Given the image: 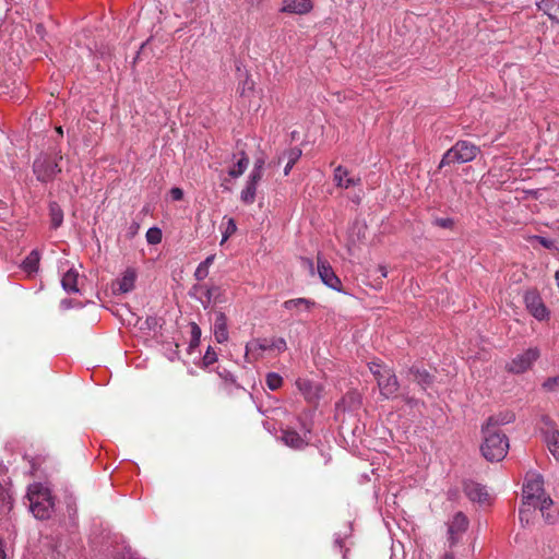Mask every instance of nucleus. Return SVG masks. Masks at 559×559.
<instances>
[{"mask_svg":"<svg viewBox=\"0 0 559 559\" xmlns=\"http://www.w3.org/2000/svg\"><path fill=\"white\" fill-rule=\"evenodd\" d=\"M552 504V499L544 490V477L536 472H528L523 485V506L519 510L521 523H530L531 508L538 510L547 523H554L557 511Z\"/></svg>","mask_w":559,"mask_h":559,"instance_id":"nucleus-1","label":"nucleus"},{"mask_svg":"<svg viewBox=\"0 0 559 559\" xmlns=\"http://www.w3.org/2000/svg\"><path fill=\"white\" fill-rule=\"evenodd\" d=\"M26 499L28 509L38 520H47L55 510V501L50 490L40 483L28 486Z\"/></svg>","mask_w":559,"mask_h":559,"instance_id":"nucleus-2","label":"nucleus"},{"mask_svg":"<svg viewBox=\"0 0 559 559\" xmlns=\"http://www.w3.org/2000/svg\"><path fill=\"white\" fill-rule=\"evenodd\" d=\"M484 441L480 445L483 456L490 462L503 460L509 450V440L504 433L499 430L481 427Z\"/></svg>","mask_w":559,"mask_h":559,"instance_id":"nucleus-3","label":"nucleus"},{"mask_svg":"<svg viewBox=\"0 0 559 559\" xmlns=\"http://www.w3.org/2000/svg\"><path fill=\"white\" fill-rule=\"evenodd\" d=\"M62 159L60 151L40 153L33 163V173L41 183L51 182L57 174L61 173L59 160Z\"/></svg>","mask_w":559,"mask_h":559,"instance_id":"nucleus-4","label":"nucleus"},{"mask_svg":"<svg viewBox=\"0 0 559 559\" xmlns=\"http://www.w3.org/2000/svg\"><path fill=\"white\" fill-rule=\"evenodd\" d=\"M368 366L377 380L381 396L385 400L395 397L400 389V382L394 370L379 361H371Z\"/></svg>","mask_w":559,"mask_h":559,"instance_id":"nucleus-5","label":"nucleus"},{"mask_svg":"<svg viewBox=\"0 0 559 559\" xmlns=\"http://www.w3.org/2000/svg\"><path fill=\"white\" fill-rule=\"evenodd\" d=\"M469 521L467 516L462 512L457 511L447 522V540L445 545L450 548H461L464 546V536L468 528Z\"/></svg>","mask_w":559,"mask_h":559,"instance_id":"nucleus-6","label":"nucleus"},{"mask_svg":"<svg viewBox=\"0 0 559 559\" xmlns=\"http://www.w3.org/2000/svg\"><path fill=\"white\" fill-rule=\"evenodd\" d=\"M480 150L472 142H455L448 152L443 155L440 166L448 165L450 163H468L472 162Z\"/></svg>","mask_w":559,"mask_h":559,"instance_id":"nucleus-7","label":"nucleus"},{"mask_svg":"<svg viewBox=\"0 0 559 559\" xmlns=\"http://www.w3.org/2000/svg\"><path fill=\"white\" fill-rule=\"evenodd\" d=\"M540 421L544 441L551 455L559 462V430L556 428L555 421L547 415L542 416Z\"/></svg>","mask_w":559,"mask_h":559,"instance_id":"nucleus-8","label":"nucleus"},{"mask_svg":"<svg viewBox=\"0 0 559 559\" xmlns=\"http://www.w3.org/2000/svg\"><path fill=\"white\" fill-rule=\"evenodd\" d=\"M540 353L537 347H532L515 356L509 364L508 370L512 373H523L528 370L534 361L539 357Z\"/></svg>","mask_w":559,"mask_h":559,"instance_id":"nucleus-9","label":"nucleus"},{"mask_svg":"<svg viewBox=\"0 0 559 559\" xmlns=\"http://www.w3.org/2000/svg\"><path fill=\"white\" fill-rule=\"evenodd\" d=\"M310 429L306 424L301 423V433L294 429L287 428L283 430L282 440L283 442L293 449H302L309 443Z\"/></svg>","mask_w":559,"mask_h":559,"instance_id":"nucleus-10","label":"nucleus"},{"mask_svg":"<svg viewBox=\"0 0 559 559\" xmlns=\"http://www.w3.org/2000/svg\"><path fill=\"white\" fill-rule=\"evenodd\" d=\"M524 301L528 312L538 321L548 319L549 311L543 302L540 296L535 292H528L524 296Z\"/></svg>","mask_w":559,"mask_h":559,"instance_id":"nucleus-11","label":"nucleus"},{"mask_svg":"<svg viewBox=\"0 0 559 559\" xmlns=\"http://www.w3.org/2000/svg\"><path fill=\"white\" fill-rule=\"evenodd\" d=\"M318 274L329 288L342 293V282L326 261L318 260Z\"/></svg>","mask_w":559,"mask_h":559,"instance_id":"nucleus-12","label":"nucleus"},{"mask_svg":"<svg viewBox=\"0 0 559 559\" xmlns=\"http://www.w3.org/2000/svg\"><path fill=\"white\" fill-rule=\"evenodd\" d=\"M136 281L134 269H127L120 278L112 284L114 294H127L133 290Z\"/></svg>","mask_w":559,"mask_h":559,"instance_id":"nucleus-13","label":"nucleus"},{"mask_svg":"<svg viewBox=\"0 0 559 559\" xmlns=\"http://www.w3.org/2000/svg\"><path fill=\"white\" fill-rule=\"evenodd\" d=\"M463 489L466 497L473 502L485 503L489 500L486 487L478 483L465 481Z\"/></svg>","mask_w":559,"mask_h":559,"instance_id":"nucleus-14","label":"nucleus"},{"mask_svg":"<svg viewBox=\"0 0 559 559\" xmlns=\"http://www.w3.org/2000/svg\"><path fill=\"white\" fill-rule=\"evenodd\" d=\"M40 259V251L38 249H33L21 262L20 267L28 277H34L39 271Z\"/></svg>","mask_w":559,"mask_h":559,"instance_id":"nucleus-15","label":"nucleus"},{"mask_svg":"<svg viewBox=\"0 0 559 559\" xmlns=\"http://www.w3.org/2000/svg\"><path fill=\"white\" fill-rule=\"evenodd\" d=\"M265 350H269V340L255 338L246 344L245 356L248 361L257 360Z\"/></svg>","mask_w":559,"mask_h":559,"instance_id":"nucleus-16","label":"nucleus"},{"mask_svg":"<svg viewBox=\"0 0 559 559\" xmlns=\"http://www.w3.org/2000/svg\"><path fill=\"white\" fill-rule=\"evenodd\" d=\"M334 181L336 187L348 189L360 183V178L349 177L348 170L343 166H337L334 170Z\"/></svg>","mask_w":559,"mask_h":559,"instance_id":"nucleus-17","label":"nucleus"},{"mask_svg":"<svg viewBox=\"0 0 559 559\" xmlns=\"http://www.w3.org/2000/svg\"><path fill=\"white\" fill-rule=\"evenodd\" d=\"M213 332L217 343L223 344L228 341L227 317L222 311L216 313Z\"/></svg>","mask_w":559,"mask_h":559,"instance_id":"nucleus-18","label":"nucleus"},{"mask_svg":"<svg viewBox=\"0 0 559 559\" xmlns=\"http://www.w3.org/2000/svg\"><path fill=\"white\" fill-rule=\"evenodd\" d=\"M218 292V287L212 286L210 288H203L202 286L194 285L190 292V296L200 300L203 307L206 309L212 301V298Z\"/></svg>","mask_w":559,"mask_h":559,"instance_id":"nucleus-19","label":"nucleus"},{"mask_svg":"<svg viewBox=\"0 0 559 559\" xmlns=\"http://www.w3.org/2000/svg\"><path fill=\"white\" fill-rule=\"evenodd\" d=\"M311 9L310 0H284L282 10L288 13L305 14Z\"/></svg>","mask_w":559,"mask_h":559,"instance_id":"nucleus-20","label":"nucleus"},{"mask_svg":"<svg viewBox=\"0 0 559 559\" xmlns=\"http://www.w3.org/2000/svg\"><path fill=\"white\" fill-rule=\"evenodd\" d=\"M316 305H317L316 301L308 299V298L300 297V298L285 300L283 302V308L286 310H296L299 312H302V311L308 312Z\"/></svg>","mask_w":559,"mask_h":559,"instance_id":"nucleus-21","label":"nucleus"},{"mask_svg":"<svg viewBox=\"0 0 559 559\" xmlns=\"http://www.w3.org/2000/svg\"><path fill=\"white\" fill-rule=\"evenodd\" d=\"M409 374L413 377V381H415L424 391H426L433 382V376L424 368L412 367L409 369Z\"/></svg>","mask_w":559,"mask_h":559,"instance_id":"nucleus-22","label":"nucleus"},{"mask_svg":"<svg viewBox=\"0 0 559 559\" xmlns=\"http://www.w3.org/2000/svg\"><path fill=\"white\" fill-rule=\"evenodd\" d=\"M537 7L552 21L559 24V0H540Z\"/></svg>","mask_w":559,"mask_h":559,"instance_id":"nucleus-23","label":"nucleus"},{"mask_svg":"<svg viewBox=\"0 0 559 559\" xmlns=\"http://www.w3.org/2000/svg\"><path fill=\"white\" fill-rule=\"evenodd\" d=\"M78 278L79 273L76 270H68L61 278V286L64 289V292H67L68 294L79 293Z\"/></svg>","mask_w":559,"mask_h":559,"instance_id":"nucleus-24","label":"nucleus"},{"mask_svg":"<svg viewBox=\"0 0 559 559\" xmlns=\"http://www.w3.org/2000/svg\"><path fill=\"white\" fill-rule=\"evenodd\" d=\"M234 157L237 158V160L234 164V166L228 170V175L231 178H238L248 168V166H249V158H248L247 154L243 151H240L239 153L234 154Z\"/></svg>","mask_w":559,"mask_h":559,"instance_id":"nucleus-25","label":"nucleus"},{"mask_svg":"<svg viewBox=\"0 0 559 559\" xmlns=\"http://www.w3.org/2000/svg\"><path fill=\"white\" fill-rule=\"evenodd\" d=\"M514 420L513 413H500L498 415L490 416L483 426H486L490 429L498 430V427L510 424Z\"/></svg>","mask_w":559,"mask_h":559,"instance_id":"nucleus-26","label":"nucleus"},{"mask_svg":"<svg viewBox=\"0 0 559 559\" xmlns=\"http://www.w3.org/2000/svg\"><path fill=\"white\" fill-rule=\"evenodd\" d=\"M48 209L50 217V228L57 229L63 223V211L56 201L49 202Z\"/></svg>","mask_w":559,"mask_h":559,"instance_id":"nucleus-27","label":"nucleus"},{"mask_svg":"<svg viewBox=\"0 0 559 559\" xmlns=\"http://www.w3.org/2000/svg\"><path fill=\"white\" fill-rule=\"evenodd\" d=\"M257 188L258 185L247 181L240 193L241 202L247 205L252 204L255 201Z\"/></svg>","mask_w":559,"mask_h":559,"instance_id":"nucleus-28","label":"nucleus"},{"mask_svg":"<svg viewBox=\"0 0 559 559\" xmlns=\"http://www.w3.org/2000/svg\"><path fill=\"white\" fill-rule=\"evenodd\" d=\"M222 240L221 245L225 243L228 238L234 235L237 230L236 221L233 217L227 218L226 223L222 224Z\"/></svg>","mask_w":559,"mask_h":559,"instance_id":"nucleus-29","label":"nucleus"},{"mask_svg":"<svg viewBox=\"0 0 559 559\" xmlns=\"http://www.w3.org/2000/svg\"><path fill=\"white\" fill-rule=\"evenodd\" d=\"M301 154L302 151L300 148L293 147L290 150L283 152L278 157V162L283 163L286 160L287 163L295 165V163L300 158Z\"/></svg>","mask_w":559,"mask_h":559,"instance_id":"nucleus-30","label":"nucleus"},{"mask_svg":"<svg viewBox=\"0 0 559 559\" xmlns=\"http://www.w3.org/2000/svg\"><path fill=\"white\" fill-rule=\"evenodd\" d=\"M265 382L271 391H276L283 384V378L277 372H269L265 377Z\"/></svg>","mask_w":559,"mask_h":559,"instance_id":"nucleus-31","label":"nucleus"},{"mask_svg":"<svg viewBox=\"0 0 559 559\" xmlns=\"http://www.w3.org/2000/svg\"><path fill=\"white\" fill-rule=\"evenodd\" d=\"M112 559H144L138 552L133 551L129 547H121V549L117 550Z\"/></svg>","mask_w":559,"mask_h":559,"instance_id":"nucleus-32","label":"nucleus"},{"mask_svg":"<svg viewBox=\"0 0 559 559\" xmlns=\"http://www.w3.org/2000/svg\"><path fill=\"white\" fill-rule=\"evenodd\" d=\"M145 237L148 245H157L162 241L163 234L160 228L154 226L147 229Z\"/></svg>","mask_w":559,"mask_h":559,"instance_id":"nucleus-33","label":"nucleus"},{"mask_svg":"<svg viewBox=\"0 0 559 559\" xmlns=\"http://www.w3.org/2000/svg\"><path fill=\"white\" fill-rule=\"evenodd\" d=\"M162 319L157 316H148L145 321L141 324L140 330L155 331L162 326Z\"/></svg>","mask_w":559,"mask_h":559,"instance_id":"nucleus-34","label":"nucleus"},{"mask_svg":"<svg viewBox=\"0 0 559 559\" xmlns=\"http://www.w3.org/2000/svg\"><path fill=\"white\" fill-rule=\"evenodd\" d=\"M287 344L285 338L283 337H275L269 341V350L270 349H276L280 353L286 350Z\"/></svg>","mask_w":559,"mask_h":559,"instance_id":"nucleus-35","label":"nucleus"},{"mask_svg":"<svg viewBox=\"0 0 559 559\" xmlns=\"http://www.w3.org/2000/svg\"><path fill=\"white\" fill-rule=\"evenodd\" d=\"M543 389L548 392L559 390V376L550 377L543 382Z\"/></svg>","mask_w":559,"mask_h":559,"instance_id":"nucleus-36","label":"nucleus"},{"mask_svg":"<svg viewBox=\"0 0 559 559\" xmlns=\"http://www.w3.org/2000/svg\"><path fill=\"white\" fill-rule=\"evenodd\" d=\"M530 240L539 242L546 249H556V243L552 239L544 236L534 235L530 237Z\"/></svg>","mask_w":559,"mask_h":559,"instance_id":"nucleus-37","label":"nucleus"},{"mask_svg":"<svg viewBox=\"0 0 559 559\" xmlns=\"http://www.w3.org/2000/svg\"><path fill=\"white\" fill-rule=\"evenodd\" d=\"M217 360V355L213 350L211 346L207 347L205 354L202 357V362L204 367H209L213 365Z\"/></svg>","mask_w":559,"mask_h":559,"instance_id":"nucleus-38","label":"nucleus"},{"mask_svg":"<svg viewBox=\"0 0 559 559\" xmlns=\"http://www.w3.org/2000/svg\"><path fill=\"white\" fill-rule=\"evenodd\" d=\"M349 532H350V527H348L346 530V532H344V533H336L334 535V547L337 548L340 550V552H343V548H344L343 542L349 535Z\"/></svg>","mask_w":559,"mask_h":559,"instance_id":"nucleus-39","label":"nucleus"},{"mask_svg":"<svg viewBox=\"0 0 559 559\" xmlns=\"http://www.w3.org/2000/svg\"><path fill=\"white\" fill-rule=\"evenodd\" d=\"M433 224L445 229H450L454 226V219L451 217H437Z\"/></svg>","mask_w":559,"mask_h":559,"instance_id":"nucleus-40","label":"nucleus"},{"mask_svg":"<svg viewBox=\"0 0 559 559\" xmlns=\"http://www.w3.org/2000/svg\"><path fill=\"white\" fill-rule=\"evenodd\" d=\"M201 338V329L197 323L191 325V343L190 346L198 345Z\"/></svg>","mask_w":559,"mask_h":559,"instance_id":"nucleus-41","label":"nucleus"},{"mask_svg":"<svg viewBox=\"0 0 559 559\" xmlns=\"http://www.w3.org/2000/svg\"><path fill=\"white\" fill-rule=\"evenodd\" d=\"M459 552V548H450L444 545V551L440 555L439 559H455V555Z\"/></svg>","mask_w":559,"mask_h":559,"instance_id":"nucleus-42","label":"nucleus"},{"mask_svg":"<svg viewBox=\"0 0 559 559\" xmlns=\"http://www.w3.org/2000/svg\"><path fill=\"white\" fill-rule=\"evenodd\" d=\"M263 171L253 169L250 171L247 181H250L252 183L259 185L260 180L262 179Z\"/></svg>","mask_w":559,"mask_h":559,"instance_id":"nucleus-43","label":"nucleus"},{"mask_svg":"<svg viewBox=\"0 0 559 559\" xmlns=\"http://www.w3.org/2000/svg\"><path fill=\"white\" fill-rule=\"evenodd\" d=\"M207 275H209V270L205 269L204 266H202L201 264H199L194 272V277L198 281H203L205 277H207Z\"/></svg>","mask_w":559,"mask_h":559,"instance_id":"nucleus-44","label":"nucleus"},{"mask_svg":"<svg viewBox=\"0 0 559 559\" xmlns=\"http://www.w3.org/2000/svg\"><path fill=\"white\" fill-rule=\"evenodd\" d=\"M169 193L174 201H181L183 199V191L178 187L171 188Z\"/></svg>","mask_w":559,"mask_h":559,"instance_id":"nucleus-45","label":"nucleus"},{"mask_svg":"<svg viewBox=\"0 0 559 559\" xmlns=\"http://www.w3.org/2000/svg\"><path fill=\"white\" fill-rule=\"evenodd\" d=\"M402 399L405 402V404H407L411 407H417L420 404L419 400L409 395H403Z\"/></svg>","mask_w":559,"mask_h":559,"instance_id":"nucleus-46","label":"nucleus"},{"mask_svg":"<svg viewBox=\"0 0 559 559\" xmlns=\"http://www.w3.org/2000/svg\"><path fill=\"white\" fill-rule=\"evenodd\" d=\"M215 255L211 254L209 255L204 261H202L200 264L209 270L210 265L214 262Z\"/></svg>","mask_w":559,"mask_h":559,"instance_id":"nucleus-47","label":"nucleus"},{"mask_svg":"<svg viewBox=\"0 0 559 559\" xmlns=\"http://www.w3.org/2000/svg\"><path fill=\"white\" fill-rule=\"evenodd\" d=\"M195 120H198V122L204 127H207L211 122L210 117H207V116L204 118H202L201 116H197Z\"/></svg>","mask_w":559,"mask_h":559,"instance_id":"nucleus-48","label":"nucleus"},{"mask_svg":"<svg viewBox=\"0 0 559 559\" xmlns=\"http://www.w3.org/2000/svg\"><path fill=\"white\" fill-rule=\"evenodd\" d=\"M263 167H264V159L263 158H257V160L254 162V165H253V169H258V170H262L263 171Z\"/></svg>","mask_w":559,"mask_h":559,"instance_id":"nucleus-49","label":"nucleus"},{"mask_svg":"<svg viewBox=\"0 0 559 559\" xmlns=\"http://www.w3.org/2000/svg\"><path fill=\"white\" fill-rule=\"evenodd\" d=\"M377 271L380 273V276L382 278L388 276V270H386L385 265H379Z\"/></svg>","mask_w":559,"mask_h":559,"instance_id":"nucleus-50","label":"nucleus"},{"mask_svg":"<svg viewBox=\"0 0 559 559\" xmlns=\"http://www.w3.org/2000/svg\"><path fill=\"white\" fill-rule=\"evenodd\" d=\"M0 559H7V554L4 550V543L0 539Z\"/></svg>","mask_w":559,"mask_h":559,"instance_id":"nucleus-51","label":"nucleus"},{"mask_svg":"<svg viewBox=\"0 0 559 559\" xmlns=\"http://www.w3.org/2000/svg\"><path fill=\"white\" fill-rule=\"evenodd\" d=\"M293 167H294L293 164H289L286 162L285 167H284V175L287 176L290 173Z\"/></svg>","mask_w":559,"mask_h":559,"instance_id":"nucleus-52","label":"nucleus"},{"mask_svg":"<svg viewBox=\"0 0 559 559\" xmlns=\"http://www.w3.org/2000/svg\"><path fill=\"white\" fill-rule=\"evenodd\" d=\"M555 280H556V284H557V286L559 288V270L556 271V273H555Z\"/></svg>","mask_w":559,"mask_h":559,"instance_id":"nucleus-53","label":"nucleus"},{"mask_svg":"<svg viewBox=\"0 0 559 559\" xmlns=\"http://www.w3.org/2000/svg\"><path fill=\"white\" fill-rule=\"evenodd\" d=\"M56 130L60 136H63V131L61 127L57 128Z\"/></svg>","mask_w":559,"mask_h":559,"instance_id":"nucleus-54","label":"nucleus"},{"mask_svg":"<svg viewBox=\"0 0 559 559\" xmlns=\"http://www.w3.org/2000/svg\"><path fill=\"white\" fill-rule=\"evenodd\" d=\"M41 32H43V28H41V26H40V25H38V26H37V33H38V34H41Z\"/></svg>","mask_w":559,"mask_h":559,"instance_id":"nucleus-55","label":"nucleus"},{"mask_svg":"<svg viewBox=\"0 0 559 559\" xmlns=\"http://www.w3.org/2000/svg\"><path fill=\"white\" fill-rule=\"evenodd\" d=\"M4 135V131L0 128V138Z\"/></svg>","mask_w":559,"mask_h":559,"instance_id":"nucleus-56","label":"nucleus"},{"mask_svg":"<svg viewBox=\"0 0 559 559\" xmlns=\"http://www.w3.org/2000/svg\"><path fill=\"white\" fill-rule=\"evenodd\" d=\"M195 115H197V109L194 108L193 112H192V116H195Z\"/></svg>","mask_w":559,"mask_h":559,"instance_id":"nucleus-57","label":"nucleus"}]
</instances>
